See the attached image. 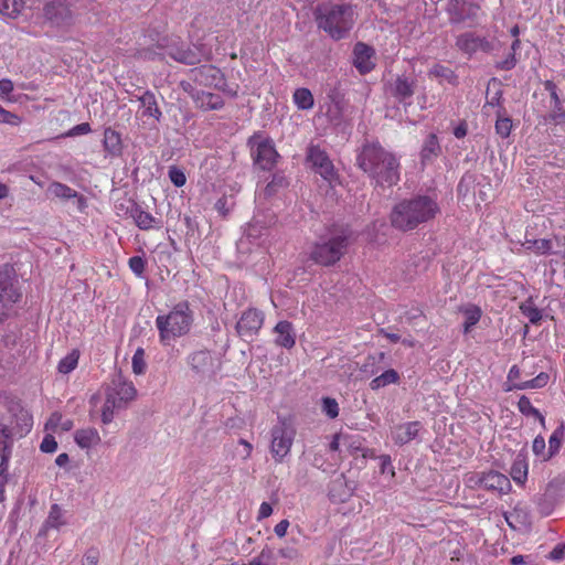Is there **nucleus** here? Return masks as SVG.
Listing matches in <instances>:
<instances>
[{"label": "nucleus", "mask_w": 565, "mask_h": 565, "mask_svg": "<svg viewBox=\"0 0 565 565\" xmlns=\"http://www.w3.org/2000/svg\"><path fill=\"white\" fill-rule=\"evenodd\" d=\"M356 166L367 174L375 186L392 188L399 182L398 158L379 141L365 142L362 146L356 156Z\"/></svg>", "instance_id": "nucleus-1"}, {"label": "nucleus", "mask_w": 565, "mask_h": 565, "mask_svg": "<svg viewBox=\"0 0 565 565\" xmlns=\"http://www.w3.org/2000/svg\"><path fill=\"white\" fill-rule=\"evenodd\" d=\"M440 214L437 199L427 194H416L397 202L391 213L392 227L401 232H411L428 223Z\"/></svg>", "instance_id": "nucleus-2"}, {"label": "nucleus", "mask_w": 565, "mask_h": 565, "mask_svg": "<svg viewBox=\"0 0 565 565\" xmlns=\"http://www.w3.org/2000/svg\"><path fill=\"white\" fill-rule=\"evenodd\" d=\"M316 21L331 39L342 40L355 23L354 7L350 3L321 4L316 10Z\"/></svg>", "instance_id": "nucleus-3"}, {"label": "nucleus", "mask_w": 565, "mask_h": 565, "mask_svg": "<svg viewBox=\"0 0 565 565\" xmlns=\"http://www.w3.org/2000/svg\"><path fill=\"white\" fill-rule=\"evenodd\" d=\"M193 323V312L186 300L180 301L167 315L156 318V327L159 332V341L162 345H171L172 342L189 333Z\"/></svg>", "instance_id": "nucleus-4"}, {"label": "nucleus", "mask_w": 565, "mask_h": 565, "mask_svg": "<svg viewBox=\"0 0 565 565\" xmlns=\"http://www.w3.org/2000/svg\"><path fill=\"white\" fill-rule=\"evenodd\" d=\"M137 396V390L132 382L118 375L106 387L105 403L102 408V422L109 424L114 419L116 411L126 408Z\"/></svg>", "instance_id": "nucleus-5"}, {"label": "nucleus", "mask_w": 565, "mask_h": 565, "mask_svg": "<svg viewBox=\"0 0 565 565\" xmlns=\"http://www.w3.org/2000/svg\"><path fill=\"white\" fill-rule=\"evenodd\" d=\"M296 437V428L290 418L278 417L270 430L269 450L276 463H281L290 454Z\"/></svg>", "instance_id": "nucleus-6"}, {"label": "nucleus", "mask_w": 565, "mask_h": 565, "mask_svg": "<svg viewBox=\"0 0 565 565\" xmlns=\"http://www.w3.org/2000/svg\"><path fill=\"white\" fill-rule=\"evenodd\" d=\"M348 245L349 237L347 235L333 236L327 242L316 244L310 258L318 265L332 266L343 257Z\"/></svg>", "instance_id": "nucleus-7"}, {"label": "nucleus", "mask_w": 565, "mask_h": 565, "mask_svg": "<svg viewBox=\"0 0 565 565\" xmlns=\"http://www.w3.org/2000/svg\"><path fill=\"white\" fill-rule=\"evenodd\" d=\"M254 163L264 171L275 168L279 153L273 140L264 137L262 132H255L247 141Z\"/></svg>", "instance_id": "nucleus-8"}, {"label": "nucleus", "mask_w": 565, "mask_h": 565, "mask_svg": "<svg viewBox=\"0 0 565 565\" xmlns=\"http://www.w3.org/2000/svg\"><path fill=\"white\" fill-rule=\"evenodd\" d=\"M42 18L51 26H68L73 22V11L67 0H47L42 8Z\"/></svg>", "instance_id": "nucleus-9"}, {"label": "nucleus", "mask_w": 565, "mask_h": 565, "mask_svg": "<svg viewBox=\"0 0 565 565\" xmlns=\"http://www.w3.org/2000/svg\"><path fill=\"white\" fill-rule=\"evenodd\" d=\"M22 298V292L13 270L7 266L0 267V308L10 313L12 307Z\"/></svg>", "instance_id": "nucleus-10"}, {"label": "nucleus", "mask_w": 565, "mask_h": 565, "mask_svg": "<svg viewBox=\"0 0 565 565\" xmlns=\"http://www.w3.org/2000/svg\"><path fill=\"white\" fill-rule=\"evenodd\" d=\"M193 86L225 90L226 79L222 71L213 65L194 67L189 73Z\"/></svg>", "instance_id": "nucleus-11"}, {"label": "nucleus", "mask_w": 565, "mask_h": 565, "mask_svg": "<svg viewBox=\"0 0 565 565\" xmlns=\"http://www.w3.org/2000/svg\"><path fill=\"white\" fill-rule=\"evenodd\" d=\"M307 160L312 164L317 173L321 175L329 184L338 180V173L328 153L319 146H310L307 152Z\"/></svg>", "instance_id": "nucleus-12"}, {"label": "nucleus", "mask_w": 565, "mask_h": 565, "mask_svg": "<svg viewBox=\"0 0 565 565\" xmlns=\"http://www.w3.org/2000/svg\"><path fill=\"white\" fill-rule=\"evenodd\" d=\"M181 87L190 95L195 106L204 111L218 110L224 106V99L218 94L200 90L193 84L185 81L181 82Z\"/></svg>", "instance_id": "nucleus-13"}, {"label": "nucleus", "mask_w": 565, "mask_h": 565, "mask_svg": "<svg viewBox=\"0 0 565 565\" xmlns=\"http://www.w3.org/2000/svg\"><path fill=\"white\" fill-rule=\"evenodd\" d=\"M125 215L132 218L135 225L141 231L160 230L162 227L161 220L143 210L142 206L134 200L127 201Z\"/></svg>", "instance_id": "nucleus-14"}, {"label": "nucleus", "mask_w": 565, "mask_h": 565, "mask_svg": "<svg viewBox=\"0 0 565 565\" xmlns=\"http://www.w3.org/2000/svg\"><path fill=\"white\" fill-rule=\"evenodd\" d=\"M264 320L265 316L263 311L256 308H248L242 313L236 323L237 334L243 339H253L262 329Z\"/></svg>", "instance_id": "nucleus-15"}, {"label": "nucleus", "mask_w": 565, "mask_h": 565, "mask_svg": "<svg viewBox=\"0 0 565 565\" xmlns=\"http://www.w3.org/2000/svg\"><path fill=\"white\" fill-rule=\"evenodd\" d=\"M479 11L480 7L477 3L467 2L466 0H449L447 6L449 21L452 24L476 20Z\"/></svg>", "instance_id": "nucleus-16"}, {"label": "nucleus", "mask_w": 565, "mask_h": 565, "mask_svg": "<svg viewBox=\"0 0 565 565\" xmlns=\"http://www.w3.org/2000/svg\"><path fill=\"white\" fill-rule=\"evenodd\" d=\"M456 46L462 53L471 56L475 53L490 52L492 44L484 36L476 35L473 32H465L456 38Z\"/></svg>", "instance_id": "nucleus-17"}, {"label": "nucleus", "mask_w": 565, "mask_h": 565, "mask_svg": "<svg viewBox=\"0 0 565 565\" xmlns=\"http://www.w3.org/2000/svg\"><path fill=\"white\" fill-rule=\"evenodd\" d=\"M476 483L487 490L497 491L500 494L508 493L511 489L509 478L494 470L482 472Z\"/></svg>", "instance_id": "nucleus-18"}, {"label": "nucleus", "mask_w": 565, "mask_h": 565, "mask_svg": "<svg viewBox=\"0 0 565 565\" xmlns=\"http://www.w3.org/2000/svg\"><path fill=\"white\" fill-rule=\"evenodd\" d=\"M374 55L375 51L372 46L363 42H358L354 45L353 64L360 74H367L375 67Z\"/></svg>", "instance_id": "nucleus-19"}, {"label": "nucleus", "mask_w": 565, "mask_h": 565, "mask_svg": "<svg viewBox=\"0 0 565 565\" xmlns=\"http://www.w3.org/2000/svg\"><path fill=\"white\" fill-rule=\"evenodd\" d=\"M276 334L275 344L290 350L296 344V332L290 321L281 320L273 329Z\"/></svg>", "instance_id": "nucleus-20"}, {"label": "nucleus", "mask_w": 565, "mask_h": 565, "mask_svg": "<svg viewBox=\"0 0 565 565\" xmlns=\"http://www.w3.org/2000/svg\"><path fill=\"white\" fill-rule=\"evenodd\" d=\"M415 86L414 79L401 75L390 85V93L399 103H405L414 95Z\"/></svg>", "instance_id": "nucleus-21"}, {"label": "nucleus", "mask_w": 565, "mask_h": 565, "mask_svg": "<svg viewBox=\"0 0 565 565\" xmlns=\"http://www.w3.org/2000/svg\"><path fill=\"white\" fill-rule=\"evenodd\" d=\"M420 429L422 424L419 422L404 423L394 428L392 437L396 445L403 446L415 439Z\"/></svg>", "instance_id": "nucleus-22"}, {"label": "nucleus", "mask_w": 565, "mask_h": 565, "mask_svg": "<svg viewBox=\"0 0 565 565\" xmlns=\"http://www.w3.org/2000/svg\"><path fill=\"white\" fill-rule=\"evenodd\" d=\"M103 147L107 156L120 157L124 149L121 135L111 127H107L104 130Z\"/></svg>", "instance_id": "nucleus-23"}, {"label": "nucleus", "mask_w": 565, "mask_h": 565, "mask_svg": "<svg viewBox=\"0 0 565 565\" xmlns=\"http://www.w3.org/2000/svg\"><path fill=\"white\" fill-rule=\"evenodd\" d=\"M188 363L196 373H205L213 366V358L207 350H200L188 356Z\"/></svg>", "instance_id": "nucleus-24"}, {"label": "nucleus", "mask_w": 565, "mask_h": 565, "mask_svg": "<svg viewBox=\"0 0 565 565\" xmlns=\"http://www.w3.org/2000/svg\"><path fill=\"white\" fill-rule=\"evenodd\" d=\"M64 524H66L64 511L58 504L54 503L51 505L49 515L40 530V535H46L50 529L58 530Z\"/></svg>", "instance_id": "nucleus-25"}, {"label": "nucleus", "mask_w": 565, "mask_h": 565, "mask_svg": "<svg viewBox=\"0 0 565 565\" xmlns=\"http://www.w3.org/2000/svg\"><path fill=\"white\" fill-rule=\"evenodd\" d=\"M74 440L82 449H89L100 443V436L96 428L87 427L76 430Z\"/></svg>", "instance_id": "nucleus-26"}, {"label": "nucleus", "mask_w": 565, "mask_h": 565, "mask_svg": "<svg viewBox=\"0 0 565 565\" xmlns=\"http://www.w3.org/2000/svg\"><path fill=\"white\" fill-rule=\"evenodd\" d=\"M527 473L529 462L526 456L522 452H519L512 462L510 475L514 482L523 484L527 479Z\"/></svg>", "instance_id": "nucleus-27"}, {"label": "nucleus", "mask_w": 565, "mask_h": 565, "mask_svg": "<svg viewBox=\"0 0 565 565\" xmlns=\"http://www.w3.org/2000/svg\"><path fill=\"white\" fill-rule=\"evenodd\" d=\"M47 191L55 198L62 199V200H70V199H77L79 205L85 204V199L83 195L78 194L77 191L72 189L71 186L61 183V182H52L49 185Z\"/></svg>", "instance_id": "nucleus-28"}, {"label": "nucleus", "mask_w": 565, "mask_h": 565, "mask_svg": "<svg viewBox=\"0 0 565 565\" xmlns=\"http://www.w3.org/2000/svg\"><path fill=\"white\" fill-rule=\"evenodd\" d=\"M553 246V241L550 238H526L523 243L525 250L537 256L551 254Z\"/></svg>", "instance_id": "nucleus-29"}, {"label": "nucleus", "mask_w": 565, "mask_h": 565, "mask_svg": "<svg viewBox=\"0 0 565 565\" xmlns=\"http://www.w3.org/2000/svg\"><path fill=\"white\" fill-rule=\"evenodd\" d=\"M461 312L463 313L465 317L462 331L465 334H468L471 331V329L480 321L482 317V311L480 307L476 305H469L467 307H463L461 309Z\"/></svg>", "instance_id": "nucleus-30"}, {"label": "nucleus", "mask_w": 565, "mask_h": 565, "mask_svg": "<svg viewBox=\"0 0 565 565\" xmlns=\"http://www.w3.org/2000/svg\"><path fill=\"white\" fill-rule=\"evenodd\" d=\"M440 150L441 149L437 136L435 134H429L425 139L420 151L422 161H431L434 158L439 156Z\"/></svg>", "instance_id": "nucleus-31"}, {"label": "nucleus", "mask_w": 565, "mask_h": 565, "mask_svg": "<svg viewBox=\"0 0 565 565\" xmlns=\"http://www.w3.org/2000/svg\"><path fill=\"white\" fill-rule=\"evenodd\" d=\"M292 102L299 110H310L315 105L313 95L310 89L306 87L295 89Z\"/></svg>", "instance_id": "nucleus-32"}, {"label": "nucleus", "mask_w": 565, "mask_h": 565, "mask_svg": "<svg viewBox=\"0 0 565 565\" xmlns=\"http://www.w3.org/2000/svg\"><path fill=\"white\" fill-rule=\"evenodd\" d=\"M25 8V0H0V13L11 19L20 17Z\"/></svg>", "instance_id": "nucleus-33"}, {"label": "nucleus", "mask_w": 565, "mask_h": 565, "mask_svg": "<svg viewBox=\"0 0 565 565\" xmlns=\"http://www.w3.org/2000/svg\"><path fill=\"white\" fill-rule=\"evenodd\" d=\"M142 107L145 108L143 114L146 116L153 117L154 119L159 120L162 113L158 106L156 96L153 93L147 90L140 98H139Z\"/></svg>", "instance_id": "nucleus-34"}, {"label": "nucleus", "mask_w": 565, "mask_h": 565, "mask_svg": "<svg viewBox=\"0 0 565 565\" xmlns=\"http://www.w3.org/2000/svg\"><path fill=\"white\" fill-rule=\"evenodd\" d=\"M550 380V376L545 372H541L536 377L520 382V383H513L509 387L505 388V391H513V390H529V388H541L547 385Z\"/></svg>", "instance_id": "nucleus-35"}, {"label": "nucleus", "mask_w": 565, "mask_h": 565, "mask_svg": "<svg viewBox=\"0 0 565 565\" xmlns=\"http://www.w3.org/2000/svg\"><path fill=\"white\" fill-rule=\"evenodd\" d=\"M518 409L519 412L526 416V417H534L536 418L542 427H545V417L542 415V413L532 405L530 398L525 395H522L518 402Z\"/></svg>", "instance_id": "nucleus-36"}, {"label": "nucleus", "mask_w": 565, "mask_h": 565, "mask_svg": "<svg viewBox=\"0 0 565 565\" xmlns=\"http://www.w3.org/2000/svg\"><path fill=\"white\" fill-rule=\"evenodd\" d=\"M398 382H399L398 373L395 370L390 369V370H386L385 372H383L381 375L374 377L370 382V388L373 391H377L386 385L396 384Z\"/></svg>", "instance_id": "nucleus-37"}, {"label": "nucleus", "mask_w": 565, "mask_h": 565, "mask_svg": "<svg viewBox=\"0 0 565 565\" xmlns=\"http://www.w3.org/2000/svg\"><path fill=\"white\" fill-rule=\"evenodd\" d=\"M565 438V428L564 424L562 423L550 436L548 439V449H547V458H553L555 455L558 454L563 440Z\"/></svg>", "instance_id": "nucleus-38"}, {"label": "nucleus", "mask_w": 565, "mask_h": 565, "mask_svg": "<svg viewBox=\"0 0 565 565\" xmlns=\"http://www.w3.org/2000/svg\"><path fill=\"white\" fill-rule=\"evenodd\" d=\"M81 352L78 349H73L66 356H64L57 364V371L61 374H68L74 371L78 365Z\"/></svg>", "instance_id": "nucleus-39"}, {"label": "nucleus", "mask_w": 565, "mask_h": 565, "mask_svg": "<svg viewBox=\"0 0 565 565\" xmlns=\"http://www.w3.org/2000/svg\"><path fill=\"white\" fill-rule=\"evenodd\" d=\"M520 311L529 319L532 324H540L542 320V311L539 309L532 299H529L520 305Z\"/></svg>", "instance_id": "nucleus-40"}, {"label": "nucleus", "mask_w": 565, "mask_h": 565, "mask_svg": "<svg viewBox=\"0 0 565 565\" xmlns=\"http://www.w3.org/2000/svg\"><path fill=\"white\" fill-rule=\"evenodd\" d=\"M545 121L555 126H565V106L564 103L559 105H552L550 113L545 117Z\"/></svg>", "instance_id": "nucleus-41"}, {"label": "nucleus", "mask_w": 565, "mask_h": 565, "mask_svg": "<svg viewBox=\"0 0 565 565\" xmlns=\"http://www.w3.org/2000/svg\"><path fill=\"white\" fill-rule=\"evenodd\" d=\"M429 75L434 76V77L443 78L446 82H448L449 84H456V82H457V75L455 74V72L451 68H449L445 65H441V64H435L430 68Z\"/></svg>", "instance_id": "nucleus-42"}, {"label": "nucleus", "mask_w": 565, "mask_h": 565, "mask_svg": "<svg viewBox=\"0 0 565 565\" xmlns=\"http://www.w3.org/2000/svg\"><path fill=\"white\" fill-rule=\"evenodd\" d=\"M169 55L173 60L189 65L196 62V54L189 49H175L169 52Z\"/></svg>", "instance_id": "nucleus-43"}, {"label": "nucleus", "mask_w": 565, "mask_h": 565, "mask_svg": "<svg viewBox=\"0 0 565 565\" xmlns=\"http://www.w3.org/2000/svg\"><path fill=\"white\" fill-rule=\"evenodd\" d=\"M131 365L134 373L137 375L143 374L146 372L147 363L145 361V350L142 348H138L135 351Z\"/></svg>", "instance_id": "nucleus-44"}, {"label": "nucleus", "mask_w": 565, "mask_h": 565, "mask_svg": "<svg viewBox=\"0 0 565 565\" xmlns=\"http://www.w3.org/2000/svg\"><path fill=\"white\" fill-rule=\"evenodd\" d=\"M495 132L501 137V138H508L511 134V129H512V120L510 117H502V116H499L497 121H495Z\"/></svg>", "instance_id": "nucleus-45"}, {"label": "nucleus", "mask_w": 565, "mask_h": 565, "mask_svg": "<svg viewBox=\"0 0 565 565\" xmlns=\"http://www.w3.org/2000/svg\"><path fill=\"white\" fill-rule=\"evenodd\" d=\"M532 451L539 457L542 461H547L551 458H547L546 443L543 436L539 435L534 438L532 443Z\"/></svg>", "instance_id": "nucleus-46"}, {"label": "nucleus", "mask_w": 565, "mask_h": 565, "mask_svg": "<svg viewBox=\"0 0 565 565\" xmlns=\"http://www.w3.org/2000/svg\"><path fill=\"white\" fill-rule=\"evenodd\" d=\"M322 412L331 419L339 415V404L332 397L322 398Z\"/></svg>", "instance_id": "nucleus-47"}, {"label": "nucleus", "mask_w": 565, "mask_h": 565, "mask_svg": "<svg viewBox=\"0 0 565 565\" xmlns=\"http://www.w3.org/2000/svg\"><path fill=\"white\" fill-rule=\"evenodd\" d=\"M130 270L138 277H141L146 269V260L140 256H132L128 260Z\"/></svg>", "instance_id": "nucleus-48"}, {"label": "nucleus", "mask_w": 565, "mask_h": 565, "mask_svg": "<svg viewBox=\"0 0 565 565\" xmlns=\"http://www.w3.org/2000/svg\"><path fill=\"white\" fill-rule=\"evenodd\" d=\"M273 553L269 548H264L258 556L254 557L250 562L244 563L243 565H273L271 564Z\"/></svg>", "instance_id": "nucleus-49"}, {"label": "nucleus", "mask_w": 565, "mask_h": 565, "mask_svg": "<svg viewBox=\"0 0 565 565\" xmlns=\"http://www.w3.org/2000/svg\"><path fill=\"white\" fill-rule=\"evenodd\" d=\"M169 179L178 188L183 186L186 182L185 173L177 167L169 169Z\"/></svg>", "instance_id": "nucleus-50"}, {"label": "nucleus", "mask_w": 565, "mask_h": 565, "mask_svg": "<svg viewBox=\"0 0 565 565\" xmlns=\"http://www.w3.org/2000/svg\"><path fill=\"white\" fill-rule=\"evenodd\" d=\"M13 90V83L9 78H2L0 81V98L7 102H13L10 94Z\"/></svg>", "instance_id": "nucleus-51"}, {"label": "nucleus", "mask_w": 565, "mask_h": 565, "mask_svg": "<svg viewBox=\"0 0 565 565\" xmlns=\"http://www.w3.org/2000/svg\"><path fill=\"white\" fill-rule=\"evenodd\" d=\"M40 449H41V451L46 452V454L54 452L57 449V443H56L54 436L46 435L40 445Z\"/></svg>", "instance_id": "nucleus-52"}, {"label": "nucleus", "mask_w": 565, "mask_h": 565, "mask_svg": "<svg viewBox=\"0 0 565 565\" xmlns=\"http://www.w3.org/2000/svg\"><path fill=\"white\" fill-rule=\"evenodd\" d=\"M0 122L17 126L21 122V119L19 116L8 111L7 109L0 106Z\"/></svg>", "instance_id": "nucleus-53"}, {"label": "nucleus", "mask_w": 565, "mask_h": 565, "mask_svg": "<svg viewBox=\"0 0 565 565\" xmlns=\"http://www.w3.org/2000/svg\"><path fill=\"white\" fill-rule=\"evenodd\" d=\"M380 459V470L381 473L390 472L392 477L395 476L394 467L392 466V459L390 455H381Z\"/></svg>", "instance_id": "nucleus-54"}, {"label": "nucleus", "mask_w": 565, "mask_h": 565, "mask_svg": "<svg viewBox=\"0 0 565 565\" xmlns=\"http://www.w3.org/2000/svg\"><path fill=\"white\" fill-rule=\"evenodd\" d=\"M90 131H92L90 125L88 122H82V124H78V125L74 126L73 128H71L66 132V136L74 137V136H79V135H86Z\"/></svg>", "instance_id": "nucleus-55"}, {"label": "nucleus", "mask_w": 565, "mask_h": 565, "mask_svg": "<svg viewBox=\"0 0 565 565\" xmlns=\"http://www.w3.org/2000/svg\"><path fill=\"white\" fill-rule=\"evenodd\" d=\"M62 419H63V416H62L61 413H57V412L53 413L50 416V418H49V420H47V423L45 425V428L46 429H51L53 431H55L58 428L61 429Z\"/></svg>", "instance_id": "nucleus-56"}, {"label": "nucleus", "mask_w": 565, "mask_h": 565, "mask_svg": "<svg viewBox=\"0 0 565 565\" xmlns=\"http://www.w3.org/2000/svg\"><path fill=\"white\" fill-rule=\"evenodd\" d=\"M343 441L348 444V448L351 455L360 454L361 449L363 448L359 438L352 439L349 436H343Z\"/></svg>", "instance_id": "nucleus-57"}, {"label": "nucleus", "mask_w": 565, "mask_h": 565, "mask_svg": "<svg viewBox=\"0 0 565 565\" xmlns=\"http://www.w3.org/2000/svg\"><path fill=\"white\" fill-rule=\"evenodd\" d=\"M521 375V370L518 365H512L508 373V387L512 385L513 383H520L519 381Z\"/></svg>", "instance_id": "nucleus-58"}, {"label": "nucleus", "mask_w": 565, "mask_h": 565, "mask_svg": "<svg viewBox=\"0 0 565 565\" xmlns=\"http://www.w3.org/2000/svg\"><path fill=\"white\" fill-rule=\"evenodd\" d=\"M515 64H516L515 54L510 53L505 60L498 63V67L503 71H510L515 66Z\"/></svg>", "instance_id": "nucleus-59"}, {"label": "nucleus", "mask_w": 565, "mask_h": 565, "mask_svg": "<svg viewBox=\"0 0 565 565\" xmlns=\"http://www.w3.org/2000/svg\"><path fill=\"white\" fill-rule=\"evenodd\" d=\"M289 525L290 523L287 519L281 520L274 527L275 534L280 539L286 536Z\"/></svg>", "instance_id": "nucleus-60"}, {"label": "nucleus", "mask_w": 565, "mask_h": 565, "mask_svg": "<svg viewBox=\"0 0 565 565\" xmlns=\"http://www.w3.org/2000/svg\"><path fill=\"white\" fill-rule=\"evenodd\" d=\"M215 210L224 217L228 215L230 209L227 207L226 196H222L216 201Z\"/></svg>", "instance_id": "nucleus-61"}, {"label": "nucleus", "mask_w": 565, "mask_h": 565, "mask_svg": "<svg viewBox=\"0 0 565 565\" xmlns=\"http://www.w3.org/2000/svg\"><path fill=\"white\" fill-rule=\"evenodd\" d=\"M271 513H273L271 504L268 502H263L258 510L257 520L260 521L263 519H266V518L270 516Z\"/></svg>", "instance_id": "nucleus-62"}, {"label": "nucleus", "mask_w": 565, "mask_h": 565, "mask_svg": "<svg viewBox=\"0 0 565 565\" xmlns=\"http://www.w3.org/2000/svg\"><path fill=\"white\" fill-rule=\"evenodd\" d=\"M98 559L99 556L97 551H88L84 556L82 565H97Z\"/></svg>", "instance_id": "nucleus-63"}, {"label": "nucleus", "mask_w": 565, "mask_h": 565, "mask_svg": "<svg viewBox=\"0 0 565 565\" xmlns=\"http://www.w3.org/2000/svg\"><path fill=\"white\" fill-rule=\"evenodd\" d=\"M564 555H565V546L557 545L551 551L550 558L553 561H561L564 558Z\"/></svg>", "instance_id": "nucleus-64"}]
</instances>
